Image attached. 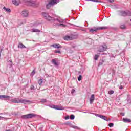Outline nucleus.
<instances>
[{
    "mask_svg": "<svg viewBox=\"0 0 131 131\" xmlns=\"http://www.w3.org/2000/svg\"><path fill=\"white\" fill-rule=\"evenodd\" d=\"M12 103H16L17 104H19L21 103V104H31V101L26 100V99H19V98H14L13 99H11V100Z\"/></svg>",
    "mask_w": 131,
    "mask_h": 131,
    "instance_id": "obj_1",
    "label": "nucleus"
},
{
    "mask_svg": "<svg viewBox=\"0 0 131 131\" xmlns=\"http://www.w3.org/2000/svg\"><path fill=\"white\" fill-rule=\"evenodd\" d=\"M25 3L28 6H32L33 7H37L38 6V3L32 0H25Z\"/></svg>",
    "mask_w": 131,
    "mask_h": 131,
    "instance_id": "obj_2",
    "label": "nucleus"
},
{
    "mask_svg": "<svg viewBox=\"0 0 131 131\" xmlns=\"http://www.w3.org/2000/svg\"><path fill=\"white\" fill-rule=\"evenodd\" d=\"M105 29H108V27H94L92 29H91L90 30V32L92 33H93V32H97L98 30H102Z\"/></svg>",
    "mask_w": 131,
    "mask_h": 131,
    "instance_id": "obj_3",
    "label": "nucleus"
},
{
    "mask_svg": "<svg viewBox=\"0 0 131 131\" xmlns=\"http://www.w3.org/2000/svg\"><path fill=\"white\" fill-rule=\"evenodd\" d=\"M41 15L42 17H43V18H44V19H45L47 21H52V20H54V18L50 16V15H49V13L47 12H42L41 13Z\"/></svg>",
    "mask_w": 131,
    "mask_h": 131,
    "instance_id": "obj_4",
    "label": "nucleus"
},
{
    "mask_svg": "<svg viewBox=\"0 0 131 131\" xmlns=\"http://www.w3.org/2000/svg\"><path fill=\"white\" fill-rule=\"evenodd\" d=\"M34 116H35V115H34V114H30L23 115L21 116V118H23V119H27L29 118H32V117H34Z\"/></svg>",
    "mask_w": 131,
    "mask_h": 131,
    "instance_id": "obj_5",
    "label": "nucleus"
},
{
    "mask_svg": "<svg viewBox=\"0 0 131 131\" xmlns=\"http://www.w3.org/2000/svg\"><path fill=\"white\" fill-rule=\"evenodd\" d=\"M29 15V12L28 11V10H27L26 9H24L22 11L21 16H23V17L27 18V17H28Z\"/></svg>",
    "mask_w": 131,
    "mask_h": 131,
    "instance_id": "obj_6",
    "label": "nucleus"
},
{
    "mask_svg": "<svg viewBox=\"0 0 131 131\" xmlns=\"http://www.w3.org/2000/svg\"><path fill=\"white\" fill-rule=\"evenodd\" d=\"M107 48L108 47H107V46L106 45L100 46L98 49V52H105Z\"/></svg>",
    "mask_w": 131,
    "mask_h": 131,
    "instance_id": "obj_7",
    "label": "nucleus"
},
{
    "mask_svg": "<svg viewBox=\"0 0 131 131\" xmlns=\"http://www.w3.org/2000/svg\"><path fill=\"white\" fill-rule=\"evenodd\" d=\"M63 38L64 40H73L75 38L74 36H66Z\"/></svg>",
    "mask_w": 131,
    "mask_h": 131,
    "instance_id": "obj_8",
    "label": "nucleus"
},
{
    "mask_svg": "<svg viewBox=\"0 0 131 131\" xmlns=\"http://www.w3.org/2000/svg\"><path fill=\"white\" fill-rule=\"evenodd\" d=\"M50 108H52L53 109H56V110H63L62 107H59L58 105H49Z\"/></svg>",
    "mask_w": 131,
    "mask_h": 131,
    "instance_id": "obj_9",
    "label": "nucleus"
},
{
    "mask_svg": "<svg viewBox=\"0 0 131 131\" xmlns=\"http://www.w3.org/2000/svg\"><path fill=\"white\" fill-rule=\"evenodd\" d=\"M12 2L15 6H19L21 4V1L20 0H12Z\"/></svg>",
    "mask_w": 131,
    "mask_h": 131,
    "instance_id": "obj_10",
    "label": "nucleus"
},
{
    "mask_svg": "<svg viewBox=\"0 0 131 131\" xmlns=\"http://www.w3.org/2000/svg\"><path fill=\"white\" fill-rule=\"evenodd\" d=\"M121 15L123 16L124 17H125V16H131V13L129 11H128V12L123 11L122 12Z\"/></svg>",
    "mask_w": 131,
    "mask_h": 131,
    "instance_id": "obj_11",
    "label": "nucleus"
},
{
    "mask_svg": "<svg viewBox=\"0 0 131 131\" xmlns=\"http://www.w3.org/2000/svg\"><path fill=\"white\" fill-rule=\"evenodd\" d=\"M96 116H98V117H100V118H101L102 119H104V120H105L106 121H108V119H107V117L99 114H96Z\"/></svg>",
    "mask_w": 131,
    "mask_h": 131,
    "instance_id": "obj_12",
    "label": "nucleus"
},
{
    "mask_svg": "<svg viewBox=\"0 0 131 131\" xmlns=\"http://www.w3.org/2000/svg\"><path fill=\"white\" fill-rule=\"evenodd\" d=\"M59 1L58 0H50L49 3L51 4L52 6L56 5V4H58Z\"/></svg>",
    "mask_w": 131,
    "mask_h": 131,
    "instance_id": "obj_13",
    "label": "nucleus"
},
{
    "mask_svg": "<svg viewBox=\"0 0 131 131\" xmlns=\"http://www.w3.org/2000/svg\"><path fill=\"white\" fill-rule=\"evenodd\" d=\"M51 47H53L55 49H61L62 48V46L60 44H53L51 45Z\"/></svg>",
    "mask_w": 131,
    "mask_h": 131,
    "instance_id": "obj_14",
    "label": "nucleus"
},
{
    "mask_svg": "<svg viewBox=\"0 0 131 131\" xmlns=\"http://www.w3.org/2000/svg\"><path fill=\"white\" fill-rule=\"evenodd\" d=\"M94 101H95V95L94 94H92L90 99V103L93 104V103L94 102Z\"/></svg>",
    "mask_w": 131,
    "mask_h": 131,
    "instance_id": "obj_15",
    "label": "nucleus"
},
{
    "mask_svg": "<svg viewBox=\"0 0 131 131\" xmlns=\"http://www.w3.org/2000/svg\"><path fill=\"white\" fill-rule=\"evenodd\" d=\"M0 99L3 100V99H10V96L7 95H0Z\"/></svg>",
    "mask_w": 131,
    "mask_h": 131,
    "instance_id": "obj_16",
    "label": "nucleus"
},
{
    "mask_svg": "<svg viewBox=\"0 0 131 131\" xmlns=\"http://www.w3.org/2000/svg\"><path fill=\"white\" fill-rule=\"evenodd\" d=\"M3 9L6 13H11V9L10 8H7L6 7H4Z\"/></svg>",
    "mask_w": 131,
    "mask_h": 131,
    "instance_id": "obj_17",
    "label": "nucleus"
},
{
    "mask_svg": "<svg viewBox=\"0 0 131 131\" xmlns=\"http://www.w3.org/2000/svg\"><path fill=\"white\" fill-rule=\"evenodd\" d=\"M123 122H131V120L130 119L123 118Z\"/></svg>",
    "mask_w": 131,
    "mask_h": 131,
    "instance_id": "obj_18",
    "label": "nucleus"
},
{
    "mask_svg": "<svg viewBox=\"0 0 131 131\" xmlns=\"http://www.w3.org/2000/svg\"><path fill=\"white\" fill-rule=\"evenodd\" d=\"M53 7V5L49 2L48 4L46 5L47 9H51V8Z\"/></svg>",
    "mask_w": 131,
    "mask_h": 131,
    "instance_id": "obj_19",
    "label": "nucleus"
},
{
    "mask_svg": "<svg viewBox=\"0 0 131 131\" xmlns=\"http://www.w3.org/2000/svg\"><path fill=\"white\" fill-rule=\"evenodd\" d=\"M18 48H20V49H24V48H26V47L25 46H24V45H23V43H19L18 44Z\"/></svg>",
    "mask_w": 131,
    "mask_h": 131,
    "instance_id": "obj_20",
    "label": "nucleus"
},
{
    "mask_svg": "<svg viewBox=\"0 0 131 131\" xmlns=\"http://www.w3.org/2000/svg\"><path fill=\"white\" fill-rule=\"evenodd\" d=\"M31 31L32 32H40V30L37 29H32Z\"/></svg>",
    "mask_w": 131,
    "mask_h": 131,
    "instance_id": "obj_21",
    "label": "nucleus"
},
{
    "mask_svg": "<svg viewBox=\"0 0 131 131\" xmlns=\"http://www.w3.org/2000/svg\"><path fill=\"white\" fill-rule=\"evenodd\" d=\"M43 80L42 79H40L38 80V83L40 86L42 84Z\"/></svg>",
    "mask_w": 131,
    "mask_h": 131,
    "instance_id": "obj_22",
    "label": "nucleus"
},
{
    "mask_svg": "<svg viewBox=\"0 0 131 131\" xmlns=\"http://www.w3.org/2000/svg\"><path fill=\"white\" fill-rule=\"evenodd\" d=\"M52 63L54 64L55 66H58V63L56 61V59H52Z\"/></svg>",
    "mask_w": 131,
    "mask_h": 131,
    "instance_id": "obj_23",
    "label": "nucleus"
},
{
    "mask_svg": "<svg viewBox=\"0 0 131 131\" xmlns=\"http://www.w3.org/2000/svg\"><path fill=\"white\" fill-rule=\"evenodd\" d=\"M120 28H121V29H125V28H126V27H125V25H121L120 26Z\"/></svg>",
    "mask_w": 131,
    "mask_h": 131,
    "instance_id": "obj_24",
    "label": "nucleus"
},
{
    "mask_svg": "<svg viewBox=\"0 0 131 131\" xmlns=\"http://www.w3.org/2000/svg\"><path fill=\"white\" fill-rule=\"evenodd\" d=\"M109 95H113V94H114V91L113 90H111L108 91Z\"/></svg>",
    "mask_w": 131,
    "mask_h": 131,
    "instance_id": "obj_25",
    "label": "nucleus"
},
{
    "mask_svg": "<svg viewBox=\"0 0 131 131\" xmlns=\"http://www.w3.org/2000/svg\"><path fill=\"white\" fill-rule=\"evenodd\" d=\"M82 78V76L79 75L78 78V80L79 81H80V80H81Z\"/></svg>",
    "mask_w": 131,
    "mask_h": 131,
    "instance_id": "obj_26",
    "label": "nucleus"
},
{
    "mask_svg": "<svg viewBox=\"0 0 131 131\" xmlns=\"http://www.w3.org/2000/svg\"><path fill=\"white\" fill-rule=\"evenodd\" d=\"M41 103H46L47 99H41Z\"/></svg>",
    "mask_w": 131,
    "mask_h": 131,
    "instance_id": "obj_27",
    "label": "nucleus"
},
{
    "mask_svg": "<svg viewBox=\"0 0 131 131\" xmlns=\"http://www.w3.org/2000/svg\"><path fill=\"white\" fill-rule=\"evenodd\" d=\"M74 118H75V116H74V115H71L70 116V119L72 120L74 119Z\"/></svg>",
    "mask_w": 131,
    "mask_h": 131,
    "instance_id": "obj_28",
    "label": "nucleus"
},
{
    "mask_svg": "<svg viewBox=\"0 0 131 131\" xmlns=\"http://www.w3.org/2000/svg\"><path fill=\"white\" fill-rule=\"evenodd\" d=\"M113 125H114V124H113V123H110L108 124V126H110V127H112L113 126Z\"/></svg>",
    "mask_w": 131,
    "mask_h": 131,
    "instance_id": "obj_29",
    "label": "nucleus"
},
{
    "mask_svg": "<svg viewBox=\"0 0 131 131\" xmlns=\"http://www.w3.org/2000/svg\"><path fill=\"white\" fill-rule=\"evenodd\" d=\"M98 58H99V55H96L95 57H94V59H95V60H98Z\"/></svg>",
    "mask_w": 131,
    "mask_h": 131,
    "instance_id": "obj_30",
    "label": "nucleus"
},
{
    "mask_svg": "<svg viewBox=\"0 0 131 131\" xmlns=\"http://www.w3.org/2000/svg\"><path fill=\"white\" fill-rule=\"evenodd\" d=\"M34 74H35V71L33 70L31 73V75H34Z\"/></svg>",
    "mask_w": 131,
    "mask_h": 131,
    "instance_id": "obj_31",
    "label": "nucleus"
},
{
    "mask_svg": "<svg viewBox=\"0 0 131 131\" xmlns=\"http://www.w3.org/2000/svg\"><path fill=\"white\" fill-rule=\"evenodd\" d=\"M55 53H58V54H61V51H60L59 50H57V51H56L55 52Z\"/></svg>",
    "mask_w": 131,
    "mask_h": 131,
    "instance_id": "obj_32",
    "label": "nucleus"
},
{
    "mask_svg": "<svg viewBox=\"0 0 131 131\" xmlns=\"http://www.w3.org/2000/svg\"><path fill=\"white\" fill-rule=\"evenodd\" d=\"M65 119L67 120V119H69V116H67L65 117Z\"/></svg>",
    "mask_w": 131,
    "mask_h": 131,
    "instance_id": "obj_33",
    "label": "nucleus"
},
{
    "mask_svg": "<svg viewBox=\"0 0 131 131\" xmlns=\"http://www.w3.org/2000/svg\"><path fill=\"white\" fill-rule=\"evenodd\" d=\"M119 89L120 90H122V89H123V87L122 86V85H121L120 86Z\"/></svg>",
    "mask_w": 131,
    "mask_h": 131,
    "instance_id": "obj_34",
    "label": "nucleus"
},
{
    "mask_svg": "<svg viewBox=\"0 0 131 131\" xmlns=\"http://www.w3.org/2000/svg\"><path fill=\"white\" fill-rule=\"evenodd\" d=\"M74 92H75V90L72 89V94H73V93H74Z\"/></svg>",
    "mask_w": 131,
    "mask_h": 131,
    "instance_id": "obj_35",
    "label": "nucleus"
},
{
    "mask_svg": "<svg viewBox=\"0 0 131 131\" xmlns=\"http://www.w3.org/2000/svg\"><path fill=\"white\" fill-rule=\"evenodd\" d=\"M72 127L73 128H77V126H73Z\"/></svg>",
    "mask_w": 131,
    "mask_h": 131,
    "instance_id": "obj_36",
    "label": "nucleus"
},
{
    "mask_svg": "<svg viewBox=\"0 0 131 131\" xmlns=\"http://www.w3.org/2000/svg\"><path fill=\"white\" fill-rule=\"evenodd\" d=\"M110 3H113V2H114V1L113 0H109Z\"/></svg>",
    "mask_w": 131,
    "mask_h": 131,
    "instance_id": "obj_37",
    "label": "nucleus"
},
{
    "mask_svg": "<svg viewBox=\"0 0 131 131\" xmlns=\"http://www.w3.org/2000/svg\"><path fill=\"white\" fill-rule=\"evenodd\" d=\"M3 51V49H1V52H0V57H1V55L2 54V51Z\"/></svg>",
    "mask_w": 131,
    "mask_h": 131,
    "instance_id": "obj_38",
    "label": "nucleus"
},
{
    "mask_svg": "<svg viewBox=\"0 0 131 131\" xmlns=\"http://www.w3.org/2000/svg\"><path fill=\"white\" fill-rule=\"evenodd\" d=\"M2 118H3V117L0 116V119H2Z\"/></svg>",
    "mask_w": 131,
    "mask_h": 131,
    "instance_id": "obj_39",
    "label": "nucleus"
}]
</instances>
